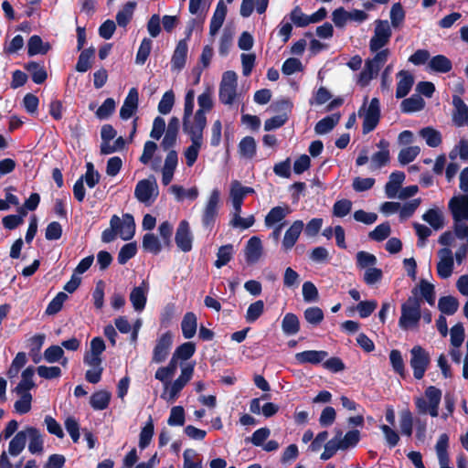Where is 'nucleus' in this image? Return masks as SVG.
Returning <instances> with one entry per match:
<instances>
[{"label": "nucleus", "mask_w": 468, "mask_h": 468, "mask_svg": "<svg viewBox=\"0 0 468 468\" xmlns=\"http://www.w3.org/2000/svg\"><path fill=\"white\" fill-rule=\"evenodd\" d=\"M135 228L134 218L132 214L125 213L122 218L118 215H112L110 218V227L102 230L101 239L106 244H110L118 236L123 240H129L135 234Z\"/></svg>", "instance_id": "f257e3e1"}, {"label": "nucleus", "mask_w": 468, "mask_h": 468, "mask_svg": "<svg viewBox=\"0 0 468 468\" xmlns=\"http://www.w3.org/2000/svg\"><path fill=\"white\" fill-rule=\"evenodd\" d=\"M418 294L409 296L401 304V314L399 318V327L403 330H409L418 327L421 318L420 298Z\"/></svg>", "instance_id": "f03ea898"}, {"label": "nucleus", "mask_w": 468, "mask_h": 468, "mask_svg": "<svg viewBox=\"0 0 468 468\" xmlns=\"http://www.w3.org/2000/svg\"><path fill=\"white\" fill-rule=\"evenodd\" d=\"M431 358L426 349L420 346H415L410 349V365L413 371L414 378L420 380L429 368Z\"/></svg>", "instance_id": "7ed1b4c3"}, {"label": "nucleus", "mask_w": 468, "mask_h": 468, "mask_svg": "<svg viewBox=\"0 0 468 468\" xmlns=\"http://www.w3.org/2000/svg\"><path fill=\"white\" fill-rule=\"evenodd\" d=\"M184 133L188 134L192 141V144L188 146L184 152L186 165L191 167L196 163L199 154V150L202 147V141L204 140V129L194 127V129L184 130Z\"/></svg>", "instance_id": "20e7f679"}, {"label": "nucleus", "mask_w": 468, "mask_h": 468, "mask_svg": "<svg viewBox=\"0 0 468 468\" xmlns=\"http://www.w3.org/2000/svg\"><path fill=\"white\" fill-rule=\"evenodd\" d=\"M219 201L220 192L218 189L212 190L201 215V224L205 229H212L218 214Z\"/></svg>", "instance_id": "39448f33"}, {"label": "nucleus", "mask_w": 468, "mask_h": 468, "mask_svg": "<svg viewBox=\"0 0 468 468\" xmlns=\"http://www.w3.org/2000/svg\"><path fill=\"white\" fill-rule=\"evenodd\" d=\"M197 103L199 108L194 114V127L204 130L207 125L206 112H209L213 108L212 93L210 90L207 89L198 95Z\"/></svg>", "instance_id": "423d86ee"}, {"label": "nucleus", "mask_w": 468, "mask_h": 468, "mask_svg": "<svg viewBox=\"0 0 468 468\" xmlns=\"http://www.w3.org/2000/svg\"><path fill=\"white\" fill-rule=\"evenodd\" d=\"M391 34L388 21L377 20L374 36L369 40V49L376 52L388 45Z\"/></svg>", "instance_id": "0eeeda50"}, {"label": "nucleus", "mask_w": 468, "mask_h": 468, "mask_svg": "<svg viewBox=\"0 0 468 468\" xmlns=\"http://www.w3.org/2000/svg\"><path fill=\"white\" fill-rule=\"evenodd\" d=\"M193 365H186L181 368V375L174 381L170 388L169 396L164 392L161 398L165 399L167 401H175L183 388L189 383L193 377Z\"/></svg>", "instance_id": "6e6552de"}, {"label": "nucleus", "mask_w": 468, "mask_h": 468, "mask_svg": "<svg viewBox=\"0 0 468 468\" xmlns=\"http://www.w3.org/2000/svg\"><path fill=\"white\" fill-rule=\"evenodd\" d=\"M380 119V104L378 97H373L365 112L362 130L364 134L371 133L375 130Z\"/></svg>", "instance_id": "1a4fd4ad"}, {"label": "nucleus", "mask_w": 468, "mask_h": 468, "mask_svg": "<svg viewBox=\"0 0 468 468\" xmlns=\"http://www.w3.org/2000/svg\"><path fill=\"white\" fill-rule=\"evenodd\" d=\"M173 345V335L171 331L163 333L157 339L155 346L153 349L152 362L162 363L167 358Z\"/></svg>", "instance_id": "9d476101"}, {"label": "nucleus", "mask_w": 468, "mask_h": 468, "mask_svg": "<svg viewBox=\"0 0 468 468\" xmlns=\"http://www.w3.org/2000/svg\"><path fill=\"white\" fill-rule=\"evenodd\" d=\"M158 195L157 185L155 181L143 179L139 181L134 189V196L137 200L144 204H150L153 198Z\"/></svg>", "instance_id": "9b49d317"}, {"label": "nucleus", "mask_w": 468, "mask_h": 468, "mask_svg": "<svg viewBox=\"0 0 468 468\" xmlns=\"http://www.w3.org/2000/svg\"><path fill=\"white\" fill-rule=\"evenodd\" d=\"M175 241L181 251L187 252L193 249V234L186 219H182L179 223L176 231Z\"/></svg>", "instance_id": "f8f14e48"}, {"label": "nucleus", "mask_w": 468, "mask_h": 468, "mask_svg": "<svg viewBox=\"0 0 468 468\" xmlns=\"http://www.w3.org/2000/svg\"><path fill=\"white\" fill-rule=\"evenodd\" d=\"M449 209L454 222L468 220V194L453 196L449 201Z\"/></svg>", "instance_id": "ddd939ff"}, {"label": "nucleus", "mask_w": 468, "mask_h": 468, "mask_svg": "<svg viewBox=\"0 0 468 468\" xmlns=\"http://www.w3.org/2000/svg\"><path fill=\"white\" fill-rule=\"evenodd\" d=\"M139 105V92L136 88L130 89L128 95L125 97V100L119 111V116L121 119L128 120L130 119L138 109Z\"/></svg>", "instance_id": "4468645a"}, {"label": "nucleus", "mask_w": 468, "mask_h": 468, "mask_svg": "<svg viewBox=\"0 0 468 468\" xmlns=\"http://www.w3.org/2000/svg\"><path fill=\"white\" fill-rule=\"evenodd\" d=\"M440 260L437 263V272L441 279H448L453 270V256L451 249L439 250Z\"/></svg>", "instance_id": "2eb2a0df"}, {"label": "nucleus", "mask_w": 468, "mask_h": 468, "mask_svg": "<svg viewBox=\"0 0 468 468\" xmlns=\"http://www.w3.org/2000/svg\"><path fill=\"white\" fill-rule=\"evenodd\" d=\"M452 122L458 126H463L464 124H468V105L464 103L463 100L460 95H452Z\"/></svg>", "instance_id": "dca6fc26"}, {"label": "nucleus", "mask_w": 468, "mask_h": 468, "mask_svg": "<svg viewBox=\"0 0 468 468\" xmlns=\"http://www.w3.org/2000/svg\"><path fill=\"white\" fill-rule=\"evenodd\" d=\"M188 54V46L186 39H180L173 51L171 69L180 71L185 68Z\"/></svg>", "instance_id": "f3484780"}, {"label": "nucleus", "mask_w": 468, "mask_h": 468, "mask_svg": "<svg viewBox=\"0 0 468 468\" xmlns=\"http://www.w3.org/2000/svg\"><path fill=\"white\" fill-rule=\"evenodd\" d=\"M180 129V121L176 116H172L167 129L165 131V134L161 142V146L164 150H168L176 145V138Z\"/></svg>", "instance_id": "a211bd4d"}, {"label": "nucleus", "mask_w": 468, "mask_h": 468, "mask_svg": "<svg viewBox=\"0 0 468 468\" xmlns=\"http://www.w3.org/2000/svg\"><path fill=\"white\" fill-rule=\"evenodd\" d=\"M263 251L262 241L259 237H251L248 241L245 248V259L249 263L258 261Z\"/></svg>", "instance_id": "6ab92c4d"}, {"label": "nucleus", "mask_w": 468, "mask_h": 468, "mask_svg": "<svg viewBox=\"0 0 468 468\" xmlns=\"http://www.w3.org/2000/svg\"><path fill=\"white\" fill-rule=\"evenodd\" d=\"M328 353L325 350H305L294 355V358L299 364L310 363L317 365L327 357Z\"/></svg>", "instance_id": "aec40b11"}, {"label": "nucleus", "mask_w": 468, "mask_h": 468, "mask_svg": "<svg viewBox=\"0 0 468 468\" xmlns=\"http://www.w3.org/2000/svg\"><path fill=\"white\" fill-rule=\"evenodd\" d=\"M304 228V224L302 219H296L291 228L283 236L282 246L285 250H288L295 246V243L301 235L303 229Z\"/></svg>", "instance_id": "412c9836"}, {"label": "nucleus", "mask_w": 468, "mask_h": 468, "mask_svg": "<svg viewBox=\"0 0 468 468\" xmlns=\"http://www.w3.org/2000/svg\"><path fill=\"white\" fill-rule=\"evenodd\" d=\"M425 396L427 397L429 403V414L431 417H438L439 407L441 399V391L440 388L435 386H428L425 390Z\"/></svg>", "instance_id": "4be33fe9"}, {"label": "nucleus", "mask_w": 468, "mask_h": 468, "mask_svg": "<svg viewBox=\"0 0 468 468\" xmlns=\"http://www.w3.org/2000/svg\"><path fill=\"white\" fill-rule=\"evenodd\" d=\"M194 97L195 93L193 90L186 92L184 101V114L182 118V129L190 130L194 129V122H190V117L193 115L194 109Z\"/></svg>", "instance_id": "5701e85b"}, {"label": "nucleus", "mask_w": 468, "mask_h": 468, "mask_svg": "<svg viewBox=\"0 0 468 468\" xmlns=\"http://www.w3.org/2000/svg\"><path fill=\"white\" fill-rule=\"evenodd\" d=\"M24 68L30 73L32 80L37 84L44 83L48 78L47 69L37 61H27Z\"/></svg>", "instance_id": "b1692460"}, {"label": "nucleus", "mask_w": 468, "mask_h": 468, "mask_svg": "<svg viewBox=\"0 0 468 468\" xmlns=\"http://www.w3.org/2000/svg\"><path fill=\"white\" fill-rule=\"evenodd\" d=\"M27 433L29 440L28 451L31 453H41L44 450V441L39 430L35 427H27Z\"/></svg>", "instance_id": "393cba45"}, {"label": "nucleus", "mask_w": 468, "mask_h": 468, "mask_svg": "<svg viewBox=\"0 0 468 468\" xmlns=\"http://www.w3.org/2000/svg\"><path fill=\"white\" fill-rule=\"evenodd\" d=\"M406 178V175L402 171H394L389 175V180L385 186L387 197H395L399 191L400 186Z\"/></svg>", "instance_id": "a878e982"}, {"label": "nucleus", "mask_w": 468, "mask_h": 468, "mask_svg": "<svg viewBox=\"0 0 468 468\" xmlns=\"http://www.w3.org/2000/svg\"><path fill=\"white\" fill-rule=\"evenodd\" d=\"M50 49L48 43H44L37 35L31 36L27 40V56L46 55Z\"/></svg>", "instance_id": "bb28decb"}, {"label": "nucleus", "mask_w": 468, "mask_h": 468, "mask_svg": "<svg viewBox=\"0 0 468 468\" xmlns=\"http://www.w3.org/2000/svg\"><path fill=\"white\" fill-rule=\"evenodd\" d=\"M227 15V5L224 4L223 0L218 1L216 6V10L214 11L210 22L209 32L211 35H215L218 32L220 27L224 24V19Z\"/></svg>", "instance_id": "cd10ccee"}, {"label": "nucleus", "mask_w": 468, "mask_h": 468, "mask_svg": "<svg viewBox=\"0 0 468 468\" xmlns=\"http://www.w3.org/2000/svg\"><path fill=\"white\" fill-rule=\"evenodd\" d=\"M197 327V315L192 313H186L181 320V333L184 338L191 339L194 337Z\"/></svg>", "instance_id": "c85d7f7f"}, {"label": "nucleus", "mask_w": 468, "mask_h": 468, "mask_svg": "<svg viewBox=\"0 0 468 468\" xmlns=\"http://www.w3.org/2000/svg\"><path fill=\"white\" fill-rule=\"evenodd\" d=\"M399 77H400V80L397 82L396 96L397 98H403L411 90L414 84V78L409 71L403 69L399 71Z\"/></svg>", "instance_id": "c756f323"}, {"label": "nucleus", "mask_w": 468, "mask_h": 468, "mask_svg": "<svg viewBox=\"0 0 468 468\" xmlns=\"http://www.w3.org/2000/svg\"><path fill=\"white\" fill-rule=\"evenodd\" d=\"M340 114L334 113L331 115H326L322 118L321 121L316 122L314 125V133L316 134H326L333 130L335 125L339 122Z\"/></svg>", "instance_id": "7c9ffc66"}, {"label": "nucleus", "mask_w": 468, "mask_h": 468, "mask_svg": "<svg viewBox=\"0 0 468 468\" xmlns=\"http://www.w3.org/2000/svg\"><path fill=\"white\" fill-rule=\"evenodd\" d=\"M425 106V101L420 94H413L405 99L400 103V110L404 113H412L421 111Z\"/></svg>", "instance_id": "2f4dec72"}, {"label": "nucleus", "mask_w": 468, "mask_h": 468, "mask_svg": "<svg viewBox=\"0 0 468 468\" xmlns=\"http://www.w3.org/2000/svg\"><path fill=\"white\" fill-rule=\"evenodd\" d=\"M35 375V368L33 366H28L27 369L22 372L21 380L15 388V392H29L31 388L36 387L33 380Z\"/></svg>", "instance_id": "473e14b6"}, {"label": "nucleus", "mask_w": 468, "mask_h": 468, "mask_svg": "<svg viewBox=\"0 0 468 468\" xmlns=\"http://www.w3.org/2000/svg\"><path fill=\"white\" fill-rule=\"evenodd\" d=\"M111 392L106 390H99L90 397V405L97 410H105L111 403Z\"/></svg>", "instance_id": "72a5a7b5"}, {"label": "nucleus", "mask_w": 468, "mask_h": 468, "mask_svg": "<svg viewBox=\"0 0 468 468\" xmlns=\"http://www.w3.org/2000/svg\"><path fill=\"white\" fill-rule=\"evenodd\" d=\"M419 134L420 137L425 139L426 144L429 147L435 148L440 146L441 144L442 138L441 133L439 132V130L431 126L421 128L419 132Z\"/></svg>", "instance_id": "f704fd0d"}, {"label": "nucleus", "mask_w": 468, "mask_h": 468, "mask_svg": "<svg viewBox=\"0 0 468 468\" xmlns=\"http://www.w3.org/2000/svg\"><path fill=\"white\" fill-rule=\"evenodd\" d=\"M27 441V430L17 431L16 433V435L9 441L8 452L13 456H16L25 449Z\"/></svg>", "instance_id": "c9c22d12"}, {"label": "nucleus", "mask_w": 468, "mask_h": 468, "mask_svg": "<svg viewBox=\"0 0 468 468\" xmlns=\"http://www.w3.org/2000/svg\"><path fill=\"white\" fill-rule=\"evenodd\" d=\"M80 51V54L79 55V59L75 69L79 72H86L91 67V60L95 57L96 50L94 48L90 47Z\"/></svg>", "instance_id": "e433bc0d"}, {"label": "nucleus", "mask_w": 468, "mask_h": 468, "mask_svg": "<svg viewBox=\"0 0 468 468\" xmlns=\"http://www.w3.org/2000/svg\"><path fill=\"white\" fill-rule=\"evenodd\" d=\"M291 213L290 207L288 206L281 207L276 206L273 207L269 213L265 216L264 223L266 226L271 227L275 225L276 223L281 222L284 218L286 215Z\"/></svg>", "instance_id": "4c0bfd02"}, {"label": "nucleus", "mask_w": 468, "mask_h": 468, "mask_svg": "<svg viewBox=\"0 0 468 468\" xmlns=\"http://www.w3.org/2000/svg\"><path fill=\"white\" fill-rule=\"evenodd\" d=\"M429 68L436 72L446 73L451 71L452 65L449 58L443 55L432 57L428 62Z\"/></svg>", "instance_id": "58836bf2"}, {"label": "nucleus", "mask_w": 468, "mask_h": 468, "mask_svg": "<svg viewBox=\"0 0 468 468\" xmlns=\"http://www.w3.org/2000/svg\"><path fill=\"white\" fill-rule=\"evenodd\" d=\"M282 328L285 335H295L300 330L298 317L292 313L286 314L282 321Z\"/></svg>", "instance_id": "ea45409f"}, {"label": "nucleus", "mask_w": 468, "mask_h": 468, "mask_svg": "<svg viewBox=\"0 0 468 468\" xmlns=\"http://www.w3.org/2000/svg\"><path fill=\"white\" fill-rule=\"evenodd\" d=\"M154 420L150 416L148 420L145 421L144 426L141 429L140 432V440H139V448L141 450H144L149 447L151 440L154 436Z\"/></svg>", "instance_id": "a19ab883"}, {"label": "nucleus", "mask_w": 468, "mask_h": 468, "mask_svg": "<svg viewBox=\"0 0 468 468\" xmlns=\"http://www.w3.org/2000/svg\"><path fill=\"white\" fill-rule=\"evenodd\" d=\"M135 6L136 3L133 1L124 4L122 10L116 15V22L119 27H126L130 24Z\"/></svg>", "instance_id": "79ce46f5"}, {"label": "nucleus", "mask_w": 468, "mask_h": 468, "mask_svg": "<svg viewBox=\"0 0 468 468\" xmlns=\"http://www.w3.org/2000/svg\"><path fill=\"white\" fill-rule=\"evenodd\" d=\"M239 154L247 159H252L256 154L255 138L252 136L243 137L239 144Z\"/></svg>", "instance_id": "37998d69"}, {"label": "nucleus", "mask_w": 468, "mask_h": 468, "mask_svg": "<svg viewBox=\"0 0 468 468\" xmlns=\"http://www.w3.org/2000/svg\"><path fill=\"white\" fill-rule=\"evenodd\" d=\"M459 302L457 298L452 296L451 294L442 296L439 300V309L441 314L446 315H452L456 313L459 308Z\"/></svg>", "instance_id": "c03bdc74"}, {"label": "nucleus", "mask_w": 468, "mask_h": 468, "mask_svg": "<svg viewBox=\"0 0 468 468\" xmlns=\"http://www.w3.org/2000/svg\"><path fill=\"white\" fill-rule=\"evenodd\" d=\"M142 247L145 251L152 252L154 255H158L162 251L161 241L152 233L143 236Z\"/></svg>", "instance_id": "a18cd8bd"}, {"label": "nucleus", "mask_w": 468, "mask_h": 468, "mask_svg": "<svg viewBox=\"0 0 468 468\" xmlns=\"http://www.w3.org/2000/svg\"><path fill=\"white\" fill-rule=\"evenodd\" d=\"M399 428L404 436L410 437L413 429V417L409 409L402 410L399 412Z\"/></svg>", "instance_id": "49530a36"}, {"label": "nucleus", "mask_w": 468, "mask_h": 468, "mask_svg": "<svg viewBox=\"0 0 468 468\" xmlns=\"http://www.w3.org/2000/svg\"><path fill=\"white\" fill-rule=\"evenodd\" d=\"M422 219L429 223L434 229H440L444 225L443 216L437 208H429L428 211L422 215Z\"/></svg>", "instance_id": "de8ad7c7"}, {"label": "nucleus", "mask_w": 468, "mask_h": 468, "mask_svg": "<svg viewBox=\"0 0 468 468\" xmlns=\"http://www.w3.org/2000/svg\"><path fill=\"white\" fill-rule=\"evenodd\" d=\"M378 259L375 254H370L368 251L359 250L356 253V268L360 270H367L371 266L376 265Z\"/></svg>", "instance_id": "09e8293b"}, {"label": "nucleus", "mask_w": 468, "mask_h": 468, "mask_svg": "<svg viewBox=\"0 0 468 468\" xmlns=\"http://www.w3.org/2000/svg\"><path fill=\"white\" fill-rule=\"evenodd\" d=\"M233 257V245L228 244L221 246L217 252V260L215 261L216 268H222V266L229 263Z\"/></svg>", "instance_id": "8fccbe9b"}, {"label": "nucleus", "mask_w": 468, "mask_h": 468, "mask_svg": "<svg viewBox=\"0 0 468 468\" xmlns=\"http://www.w3.org/2000/svg\"><path fill=\"white\" fill-rule=\"evenodd\" d=\"M16 394L20 395V399L15 403L16 413L20 415L27 414L31 410L32 395L30 392H16Z\"/></svg>", "instance_id": "3c124183"}, {"label": "nucleus", "mask_w": 468, "mask_h": 468, "mask_svg": "<svg viewBox=\"0 0 468 468\" xmlns=\"http://www.w3.org/2000/svg\"><path fill=\"white\" fill-rule=\"evenodd\" d=\"M304 319L306 323L317 326L324 319V314L318 306L307 307L304 312Z\"/></svg>", "instance_id": "603ef678"}, {"label": "nucleus", "mask_w": 468, "mask_h": 468, "mask_svg": "<svg viewBox=\"0 0 468 468\" xmlns=\"http://www.w3.org/2000/svg\"><path fill=\"white\" fill-rule=\"evenodd\" d=\"M342 431L337 432V437L335 439L329 440L324 443V451L321 453L320 459L323 461H327L335 456L338 450H341L340 442L338 438L341 437Z\"/></svg>", "instance_id": "864d4df0"}, {"label": "nucleus", "mask_w": 468, "mask_h": 468, "mask_svg": "<svg viewBox=\"0 0 468 468\" xmlns=\"http://www.w3.org/2000/svg\"><path fill=\"white\" fill-rule=\"evenodd\" d=\"M264 313V302L263 301H256L253 303L250 304L247 313L245 314L246 322L249 324H253L257 319H259Z\"/></svg>", "instance_id": "5fc2aeb1"}, {"label": "nucleus", "mask_w": 468, "mask_h": 468, "mask_svg": "<svg viewBox=\"0 0 468 468\" xmlns=\"http://www.w3.org/2000/svg\"><path fill=\"white\" fill-rule=\"evenodd\" d=\"M389 362L393 370L401 377L405 376V363L401 352L399 349H392L388 355Z\"/></svg>", "instance_id": "6e6d98bb"}, {"label": "nucleus", "mask_w": 468, "mask_h": 468, "mask_svg": "<svg viewBox=\"0 0 468 468\" xmlns=\"http://www.w3.org/2000/svg\"><path fill=\"white\" fill-rule=\"evenodd\" d=\"M152 40L149 37H144L141 40V46L139 47L135 58V62L138 65H144L151 54Z\"/></svg>", "instance_id": "4d7b16f0"}, {"label": "nucleus", "mask_w": 468, "mask_h": 468, "mask_svg": "<svg viewBox=\"0 0 468 468\" xmlns=\"http://www.w3.org/2000/svg\"><path fill=\"white\" fill-rule=\"evenodd\" d=\"M186 420L185 410L182 406H174L171 408V413L167 423L172 427H182Z\"/></svg>", "instance_id": "13d9d810"}, {"label": "nucleus", "mask_w": 468, "mask_h": 468, "mask_svg": "<svg viewBox=\"0 0 468 468\" xmlns=\"http://www.w3.org/2000/svg\"><path fill=\"white\" fill-rule=\"evenodd\" d=\"M196 351V344L192 341L182 343L174 352V356L181 360L192 358Z\"/></svg>", "instance_id": "bf43d9fd"}, {"label": "nucleus", "mask_w": 468, "mask_h": 468, "mask_svg": "<svg viewBox=\"0 0 468 468\" xmlns=\"http://www.w3.org/2000/svg\"><path fill=\"white\" fill-rule=\"evenodd\" d=\"M390 225L388 222H384L378 225L373 230L368 233V238L376 241H383L390 235Z\"/></svg>", "instance_id": "052dcab7"}, {"label": "nucleus", "mask_w": 468, "mask_h": 468, "mask_svg": "<svg viewBox=\"0 0 468 468\" xmlns=\"http://www.w3.org/2000/svg\"><path fill=\"white\" fill-rule=\"evenodd\" d=\"M137 245L135 241L123 245L118 253V261L120 264H125L137 253Z\"/></svg>", "instance_id": "680f3d73"}, {"label": "nucleus", "mask_w": 468, "mask_h": 468, "mask_svg": "<svg viewBox=\"0 0 468 468\" xmlns=\"http://www.w3.org/2000/svg\"><path fill=\"white\" fill-rule=\"evenodd\" d=\"M236 95V88H232V86H225V84L219 85L218 97L221 103L226 105L233 104Z\"/></svg>", "instance_id": "e2e57ef3"}, {"label": "nucleus", "mask_w": 468, "mask_h": 468, "mask_svg": "<svg viewBox=\"0 0 468 468\" xmlns=\"http://www.w3.org/2000/svg\"><path fill=\"white\" fill-rule=\"evenodd\" d=\"M69 299V294H57L48 305L45 314L55 315L61 311L63 304Z\"/></svg>", "instance_id": "0e129e2a"}, {"label": "nucleus", "mask_w": 468, "mask_h": 468, "mask_svg": "<svg viewBox=\"0 0 468 468\" xmlns=\"http://www.w3.org/2000/svg\"><path fill=\"white\" fill-rule=\"evenodd\" d=\"M175 103V94L173 90L165 91L158 104V111L161 114H168L172 112Z\"/></svg>", "instance_id": "69168bd1"}, {"label": "nucleus", "mask_w": 468, "mask_h": 468, "mask_svg": "<svg viewBox=\"0 0 468 468\" xmlns=\"http://www.w3.org/2000/svg\"><path fill=\"white\" fill-rule=\"evenodd\" d=\"M116 102L112 97H109L103 101L96 112V116L99 119H108L115 112Z\"/></svg>", "instance_id": "338daca9"}, {"label": "nucleus", "mask_w": 468, "mask_h": 468, "mask_svg": "<svg viewBox=\"0 0 468 468\" xmlns=\"http://www.w3.org/2000/svg\"><path fill=\"white\" fill-rule=\"evenodd\" d=\"M420 153L419 146H410L401 149L399 152V162L402 165H407V164L415 160Z\"/></svg>", "instance_id": "774afa93"}]
</instances>
